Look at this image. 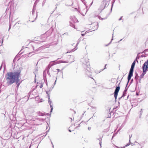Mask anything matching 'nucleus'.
Wrapping results in <instances>:
<instances>
[{"mask_svg":"<svg viewBox=\"0 0 148 148\" xmlns=\"http://www.w3.org/2000/svg\"><path fill=\"white\" fill-rule=\"evenodd\" d=\"M20 72V71L18 70L13 72L8 73V77L6 78L7 84L11 85L16 82L17 84V87L18 88L20 84V83H18V81Z\"/></svg>","mask_w":148,"mask_h":148,"instance_id":"obj_1","label":"nucleus"},{"mask_svg":"<svg viewBox=\"0 0 148 148\" xmlns=\"http://www.w3.org/2000/svg\"><path fill=\"white\" fill-rule=\"evenodd\" d=\"M135 64V62H134L132 64L131 69H130V72L129 73V75L128 77V82L131 79V77L133 75V73L134 71V69Z\"/></svg>","mask_w":148,"mask_h":148,"instance_id":"obj_2","label":"nucleus"},{"mask_svg":"<svg viewBox=\"0 0 148 148\" xmlns=\"http://www.w3.org/2000/svg\"><path fill=\"white\" fill-rule=\"evenodd\" d=\"M142 68L143 71H146L148 68V59L147 61L146 62L143 64Z\"/></svg>","mask_w":148,"mask_h":148,"instance_id":"obj_3","label":"nucleus"},{"mask_svg":"<svg viewBox=\"0 0 148 148\" xmlns=\"http://www.w3.org/2000/svg\"><path fill=\"white\" fill-rule=\"evenodd\" d=\"M120 89V87L119 86H118L117 87L116 89L115 90L114 92V97L115 98V100H116L117 99V97L118 95V92L119 90Z\"/></svg>","mask_w":148,"mask_h":148,"instance_id":"obj_4","label":"nucleus"},{"mask_svg":"<svg viewBox=\"0 0 148 148\" xmlns=\"http://www.w3.org/2000/svg\"><path fill=\"white\" fill-rule=\"evenodd\" d=\"M49 98H48V103L50 105V108H51V111L50 112H51L53 110V107L52 106V101H51L50 99L49 98V96H48Z\"/></svg>","mask_w":148,"mask_h":148,"instance_id":"obj_5","label":"nucleus"},{"mask_svg":"<svg viewBox=\"0 0 148 148\" xmlns=\"http://www.w3.org/2000/svg\"><path fill=\"white\" fill-rule=\"evenodd\" d=\"M39 0H36L34 3V7H33V12H32V14H34V7L35 6H36V4H37V3L39 1Z\"/></svg>","mask_w":148,"mask_h":148,"instance_id":"obj_6","label":"nucleus"},{"mask_svg":"<svg viewBox=\"0 0 148 148\" xmlns=\"http://www.w3.org/2000/svg\"><path fill=\"white\" fill-rule=\"evenodd\" d=\"M69 62L67 61H63V60H60L59 61H58L56 63V64H58V63H67Z\"/></svg>","mask_w":148,"mask_h":148,"instance_id":"obj_7","label":"nucleus"},{"mask_svg":"<svg viewBox=\"0 0 148 148\" xmlns=\"http://www.w3.org/2000/svg\"><path fill=\"white\" fill-rule=\"evenodd\" d=\"M43 77H44V80L45 81L46 80V71H44Z\"/></svg>","mask_w":148,"mask_h":148,"instance_id":"obj_8","label":"nucleus"},{"mask_svg":"<svg viewBox=\"0 0 148 148\" xmlns=\"http://www.w3.org/2000/svg\"><path fill=\"white\" fill-rule=\"evenodd\" d=\"M83 12H81V14L82 15H83V16H84L85 14H86V9H84V11H83Z\"/></svg>","mask_w":148,"mask_h":148,"instance_id":"obj_9","label":"nucleus"},{"mask_svg":"<svg viewBox=\"0 0 148 148\" xmlns=\"http://www.w3.org/2000/svg\"><path fill=\"white\" fill-rule=\"evenodd\" d=\"M146 73V71H144L143 70V72L141 75V77H143L144 76V75H145V74Z\"/></svg>","mask_w":148,"mask_h":148,"instance_id":"obj_10","label":"nucleus"},{"mask_svg":"<svg viewBox=\"0 0 148 148\" xmlns=\"http://www.w3.org/2000/svg\"><path fill=\"white\" fill-rule=\"evenodd\" d=\"M54 64V62H51L50 64L49 65V67H50L51 66L53 65Z\"/></svg>","mask_w":148,"mask_h":148,"instance_id":"obj_11","label":"nucleus"},{"mask_svg":"<svg viewBox=\"0 0 148 148\" xmlns=\"http://www.w3.org/2000/svg\"><path fill=\"white\" fill-rule=\"evenodd\" d=\"M72 20L73 21V22L74 23L76 22L77 21V19L75 17H74V19H72Z\"/></svg>","mask_w":148,"mask_h":148,"instance_id":"obj_12","label":"nucleus"},{"mask_svg":"<svg viewBox=\"0 0 148 148\" xmlns=\"http://www.w3.org/2000/svg\"><path fill=\"white\" fill-rule=\"evenodd\" d=\"M40 115L42 116H44V115L46 116V114H45L42 113H40Z\"/></svg>","mask_w":148,"mask_h":148,"instance_id":"obj_13","label":"nucleus"},{"mask_svg":"<svg viewBox=\"0 0 148 148\" xmlns=\"http://www.w3.org/2000/svg\"><path fill=\"white\" fill-rule=\"evenodd\" d=\"M99 140L100 141V140H101V138H99ZM99 143H100V145L101 146V142H100Z\"/></svg>","mask_w":148,"mask_h":148,"instance_id":"obj_14","label":"nucleus"},{"mask_svg":"<svg viewBox=\"0 0 148 148\" xmlns=\"http://www.w3.org/2000/svg\"><path fill=\"white\" fill-rule=\"evenodd\" d=\"M45 1H44L42 3V6H43V5H44V4L45 3Z\"/></svg>","mask_w":148,"mask_h":148,"instance_id":"obj_15","label":"nucleus"},{"mask_svg":"<svg viewBox=\"0 0 148 148\" xmlns=\"http://www.w3.org/2000/svg\"><path fill=\"white\" fill-rule=\"evenodd\" d=\"M91 129V127H88V129L89 130H90Z\"/></svg>","mask_w":148,"mask_h":148,"instance_id":"obj_16","label":"nucleus"},{"mask_svg":"<svg viewBox=\"0 0 148 148\" xmlns=\"http://www.w3.org/2000/svg\"><path fill=\"white\" fill-rule=\"evenodd\" d=\"M86 34V33H84V34H82V36H84V35H85Z\"/></svg>","mask_w":148,"mask_h":148,"instance_id":"obj_17","label":"nucleus"},{"mask_svg":"<svg viewBox=\"0 0 148 148\" xmlns=\"http://www.w3.org/2000/svg\"><path fill=\"white\" fill-rule=\"evenodd\" d=\"M42 85H41L40 86V88H42Z\"/></svg>","mask_w":148,"mask_h":148,"instance_id":"obj_18","label":"nucleus"},{"mask_svg":"<svg viewBox=\"0 0 148 148\" xmlns=\"http://www.w3.org/2000/svg\"><path fill=\"white\" fill-rule=\"evenodd\" d=\"M47 115H49V116H51V114H47Z\"/></svg>","mask_w":148,"mask_h":148,"instance_id":"obj_19","label":"nucleus"},{"mask_svg":"<svg viewBox=\"0 0 148 148\" xmlns=\"http://www.w3.org/2000/svg\"><path fill=\"white\" fill-rule=\"evenodd\" d=\"M106 65H107L106 64L105 65V68L104 69L106 68Z\"/></svg>","mask_w":148,"mask_h":148,"instance_id":"obj_20","label":"nucleus"},{"mask_svg":"<svg viewBox=\"0 0 148 148\" xmlns=\"http://www.w3.org/2000/svg\"><path fill=\"white\" fill-rule=\"evenodd\" d=\"M10 28H11V26H10V27H9V30L10 29Z\"/></svg>","mask_w":148,"mask_h":148,"instance_id":"obj_21","label":"nucleus"},{"mask_svg":"<svg viewBox=\"0 0 148 148\" xmlns=\"http://www.w3.org/2000/svg\"><path fill=\"white\" fill-rule=\"evenodd\" d=\"M40 119V120H43L44 119Z\"/></svg>","mask_w":148,"mask_h":148,"instance_id":"obj_22","label":"nucleus"},{"mask_svg":"<svg viewBox=\"0 0 148 148\" xmlns=\"http://www.w3.org/2000/svg\"><path fill=\"white\" fill-rule=\"evenodd\" d=\"M5 64H4V69L5 68Z\"/></svg>","mask_w":148,"mask_h":148,"instance_id":"obj_23","label":"nucleus"},{"mask_svg":"<svg viewBox=\"0 0 148 148\" xmlns=\"http://www.w3.org/2000/svg\"><path fill=\"white\" fill-rule=\"evenodd\" d=\"M122 17H121L119 19V20H120L121 19V18Z\"/></svg>","mask_w":148,"mask_h":148,"instance_id":"obj_24","label":"nucleus"},{"mask_svg":"<svg viewBox=\"0 0 148 148\" xmlns=\"http://www.w3.org/2000/svg\"><path fill=\"white\" fill-rule=\"evenodd\" d=\"M57 70L58 71H60V70H59V69H57Z\"/></svg>","mask_w":148,"mask_h":148,"instance_id":"obj_25","label":"nucleus"},{"mask_svg":"<svg viewBox=\"0 0 148 148\" xmlns=\"http://www.w3.org/2000/svg\"><path fill=\"white\" fill-rule=\"evenodd\" d=\"M129 145V144H127V145H126L125 146H128Z\"/></svg>","mask_w":148,"mask_h":148,"instance_id":"obj_26","label":"nucleus"},{"mask_svg":"<svg viewBox=\"0 0 148 148\" xmlns=\"http://www.w3.org/2000/svg\"><path fill=\"white\" fill-rule=\"evenodd\" d=\"M113 36H112V40H113Z\"/></svg>","mask_w":148,"mask_h":148,"instance_id":"obj_27","label":"nucleus"},{"mask_svg":"<svg viewBox=\"0 0 148 148\" xmlns=\"http://www.w3.org/2000/svg\"><path fill=\"white\" fill-rule=\"evenodd\" d=\"M121 148H125V147H121Z\"/></svg>","mask_w":148,"mask_h":148,"instance_id":"obj_28","label":"nucleus"},{"mask_svg":"<svg viewBox=\"0 0 148 148\" xmlns=\"http://www.w3.org/2000/svg\"><path fill=\"white\" fill-rule=\"evenodd\" d=\"M38 98V97H36V100Z\"/></svg>","mask_w":148,"mask_h":148,"instance_id":"obj_29","label":"nucleus"},{"mask_svg":"<svg viewBox=\"0 0 148 148\" xmlns=\"http://www.w3.org/2000/svg\"><path fill=\"white\" fill-rule=\"evenodd\" d=\"M75 49V50H74V51H75V50H76V49ZM73 50H72V51H73Z\"/></svg>","mask_w":148,"mask_h":148,"instance_id":"obj_30","label":"nucleus"},{"mask_svg":"<svg viewBox=\"0 0 148 148\" xmlns=\"http://www.w3.org/2000/svg\"><path fill=\"white\" fill-rule=\"evenodd\" d=\"M44 35H42L41 36V37H42Z\"/></svg>","mask_w":148,"mask_h":148,"instance_id":"obj_31","label":"nucleus"},{"mask_svg":"<svg viewBox=\"0 0 148 148\" xmlns=\"http://www.w3.org/2000/svg\"><path fill=\"white\" fill-rule=\"evenodd\" d=\"M69 131L70 132H71V130H69Z\"/></svg>","mask_w":148,"mask_h":148,"instance_id":"obj_32","label":"nucleus"},{"mask_svg":"<svg viewBox=\"0 0 148 148\" xmlns=\"http://www.w3.org/2000/svg\"><path fill=\"white\" fill-rule=\"evenodd\" d=\"M87 70L88 71H89V70L88 69H87Z\"/></svg>","mask_w":148,"mask_h":148,"instance_id":"obj_33","label":"nucleus"},{"mask_svg":"<svg viewBox=\"0 0 148 148\" xmlns=\"http://www.w3.org/2000/svg\"><path fill=\"white\" fill-rule=\"evenodd\" d=\"M49 129H50V127H49V130H48L47 131H49Z\"/></svg>","mask_w":148,"mask_h":148,"instance_id":"obj_34","label":"nucleus"},{"mask_svg":"<svg viewBox=\"0 0 148 148\" xmlns=\"http://www.w3.org/2000/svg\"><path fill=\"white\" fill-rule=\"evenodd\" d=\"M117 147V148H119V147Z\"/></svg>","mask_w":148,"mask_h":148,"instance_id":"obj_35","label":"nucleus"},{"mask_svg":"<svg viewBox=\"0 0 148 148\" xmlns=\"http://www.w3.org/2000/svg\"><path fill=\"white\" fill-rule=\"evenodd\" d=\"M77 44H78V43H77V45H76V47H77Z\"/></svg>","mask_w":148,"mask_h":148,"instance_id":"obj_36","label":"nucleus"},{"mask_svg":"<svg viewBox=\"0 0 148 148\" xmlns=\"http://www.w3.org/2000/svg\"><path fill=\"white\" fill-rule=\"evenodd\" d=\"M142 109H141V111H140V112H142Z\"/></svg>","mask_w":148,"mask_h":148,"instance_id":"obj_37","label":"nucleus"},{"mask_svg":"<svg viewBox=\"0 0 148 148\" xmlns=\"http://www.w3.org/2000/svg\"><path fill=\"white\" fill-rule=\"evenodd\" d=\"M45 40H46V38H45V40H44V41H45Z\"/></svg>","mask_w":148,"mask_h":148,"instance_id":"obj_38","label":"nucleus"},{"mask_svg":"<svg viewBox=\"0 0 148 148\" xmlns=\"http://www.w3.org/2000/svg\"><path fill=\"white\" fill-rule=\"evenodd\" d=\"M56 81H55V83H56Z\"/></svg>","mask_w":148,"mask_h":148,"instance_id":"obj_39","label":"nucleus"},{"mask_svg":"<svg viewBox=\"0 0 148 148\" xmlns=\"http://www.w3.org/2000/svg\"><path fill=\"white\" fill-rule=\"evenodd\" d=\"M101 20H103V18H101Z\"/></svg>","mask_w":148,"mask_h":148,"instance_id":"obj_40","label":"nucleus"},{"mask_svg":"<svg viewBox=\"0 0 148 148\" xmlns=\"http://www.w3.org/2000/svg\"><path fill=\"white\" fill-rule=\"evenodd\" d=\"M99 19H101V18H100V17L99 18Z\"/></svg>","mask_w":148,"mask_h":148,"instance_id":"obj_41","label":"nucleus"},{"mask_svg":"<svg viewBox=\"0 0 148 148\" xmlns=\"http://www.w3.org/2000/svg\"><path fill=\"white\" fill-rule=\"evenodd\" d=\"M110 42L109 43V44H110Z\"/></svg>","mask_w":148,"mask_h":148,"instance_id":"obj_42","label":"nucleus"},{"mask_svg":"<svg viewBox=\"0 0 148 148\" xmlns=\"http://www.w3.org/2000/svg\"><path fill=\"white\" fill-rule=\"evenodd\" d=\"M110 42L109 43V44H110Z\"/></svg>","mask_w":148,"mask_h":148,"instance_id":"obj_43","label":"nucleus"},{"mask_svg":"<svg viewBox=\"0 0 148 148\" xmlns=\"http://www.w3.org/2000/svg\"><path fill=\"white\" fill-rule=\"evenodd\" d=\"M110 42L109 43V44H110Z\"/></svg>","mask_w":148,"mask_h":148,"instance_id":"obj_44","label":"nucleus"}]
</instances>
